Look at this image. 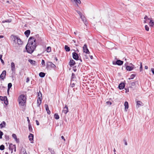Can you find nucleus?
Listing matches in <instances>:
<instances>
[{
	"label": "nucleus",
	"mask_w": 154,
	"mask_h": 154,
	"mask_svg": "<svg viewBox=\"0 0 154 154\" xmlns=\"http://www.w3.org/2000/svg\"><path fill=\"white\" fill-rule=\"evenodd\" d=\"M36 39L34 37H31L29 39L26 49L27 52L31 54L35 50L37 46Z\"/></svg>",
	"instance_id": "1"
},
{
	"label": "nucleus",
	"mask_w": 154,
	"mask_h": 154,
	"mask_svg": "<svg viewBox=\"0 0 154 154\" xmlns=\"http://www.w3.org/2000/svg\"><path fill=\"white\" fill-rule=\"evenodd\" d=\"M26 98L24 94H21L19 97L18 101L20 106H24L26 102Z\"/></svg>",
	"instance_id": "2"
},
{
	"label": "nucleus",
	"mask_w": 154,
	"mask_h": 154,
	"mask_svg": "<svg viewBox=\"0 0 154 154\" xmlns=\"http://www.w3.org/2000/svg\"><path fill=\"white\" fill-rule=\"evenodd\" d=\"M14 42L15 43H17L19 45H22V42L19 38L16 37V36H14Z\"/></svg>",
	"instance_id": "3"
},
{
	"label": "nucleus",
	"mask_w": 154,
	"mask_h": 154,
	"mask_svg": "<svg viewBox=\"0 0 154 154\" xmlns=\"http://www.w3.org/2000/svg\"><path fill=\"white\" fill-rule=\"evenodd\" d=\"M47 67L48 68H54L56 67V66L52 62H48L47 63Z\"/></svg>",
	"instance_id": "4"
},
{
	"label": "nucleus",
	"mask_w": 154,
	"mask_h": 154,
	"mask_svg": "<svg viewBox=\"0 0 154 154\" xmlns=\"http://www.w3.org/2000/svg\"><path fill=\"white\" fill-rule=\"evenodd\" d=\"M83 48L84 53H85V54H89L90 52L87 48V45L86 44H84Z\"/></svg>",
	"instance_id": "5"
},
{
	"label": "nucleus",
	"mask_w": 154,
	"mask_h": 154,
	"mask_svg": "<svg viewBox=\"0 0 154 154\" xmlns=\"http://www.w3.org/2000/svg\"><path fill=\"white\" fill-rule=\"evenodd\" d=\"M123 62L120 60H117L116 62H113V64H117L119 65H121L123 64Z\"/></svg>",
	"instance_id": "6"
},
{
	"label": "nucleus",
	"mask_w": 154,
	"mask_h": 154,
	"mask_svg": "<svg viewBox=\"0 0 154 154\" xmlns=\"http://www.w3.org/2000/svg\"><path fill=\"white\" fill-rule=\"evenodd\" d=\"M6 71L5 70H4L0 75V78L1 79L3 80L5 77Z\"/></svg>",
	"instance_id": "7"
},
{
	"label": "nucleus",
	"mask_w": 154,
	"mask_h": 154,
	"mask_svg": "<svg viewBox=\"0 0 154 154\" xmlns=\"http://www.w3.org/2000/svg\"><path fill=\"white\" fill-rule=\"evenodd\" d=\"M72 54L73 59L75 60H78L79 56L78 54L75 52H74L72 53Z\"/></svg>",
	"instance_id": "8"
},
{
	"label": "nucleus",
	"mask_w": 154,
	"mask_h": 154,
	"mask_svg": "<svg viewBox=\"0 0 154 154\" xmlns=\"http://www.w3.org/2000/svg\"><path fill=\"white\" fill-rule=\"evenodd\" d=\"M134 68V66L132 65L131 66H126V69L127 71H131Z\"/></svg>",
	"instance_id": "9"
},
{
	"label": "nucleus",
	"mask_w": 154,
	"mask_h": 154,
	"mask_svg": "<svg viewBox=\"0 0 154 154\" xmlns=\"http://www.w3.org/2000/svg\"><path fill=\"white\" fill-rule=\"evenodd\" d=\"M11 71L13 72L15 71V67L14 63V62H12L11 63Z\"/></svg>",
	"instance_id": "10"
},
{
	"label": "nucleus",
	"mask_w": 154,
	"mask_h": 154,
	"mask_svg": "<svg viewBox=\"0 0 154 154\" xmlns=\"http://www.w3.org/2000/svg\"><path fill=\"white\" fill-rule=\"evenodd\" d=\"M20 154H27L25 148L21 147L20 149Z\"/></svg>",
	"instance_id": "11"
},
{
	"label": "nucleus",
	"mask_w": 154,
	"mask_h": 154,
	"mask_svg": "<svg viewBox=\"0 0 154 154\" xmlns=\"http://www.w3.org/2000/svg\"><path fill=\"white\" fill-rule=\"evenodd\" d=\"M81 18L82 20L85 23V25H86L88 23L86 19L85 18V17L83 15H82L80 17Z\"/></svg>",
	"instance_id": "12"
},
{
	"label": "nucleus",
	"mask_w": 154,
	"mask_h": 154,
	"mask_svg": "<svg viewBox=\"0 0 154 154\" xmlns=\"http://www.w3.org/2000/svg\"><path fill=\"white\" fill-rule=\"evenodd\" d=\"M69 63L70 66L71 67H72L75 65V63L74 60L72 59L70 60Z\"/></svg>",
	"instance_id": "13"
},
{
	"label": "nucleus",
	"mask_w": 154,
	"mask_h": 154,
	"mask_svg": "<svg viewBox=\"0 0 154 154\" xmlns=\"http://www.w3.org/2000/svg\"><path fill=\"white\" fill-rule=\"evenodd\" d=\"M68 112V109L67 106L66 105L65 107L63 108V112L65 114H66Z\"/></svg>",
	"instance_id": "14"
},
{
	"label": "nucleus",
	"mask_w": 154,
	"mask_h": 154,
	"mask_svg": "<svg viewBox=\"0 0 154 154\" xmlns=\"http://www.w3.org/2000/svg\"><path fill=\"white\" fill-rule=\"evenodd\" d=\"M12 136L13 138H14L15 140L16 141V142L17 143H18L19 142V139H17V137L16 135L14 134H12Z\"/></svg>",
	"instance_id": "15"
},
{
	"label": "nucleus",
	"mask_w": 154,
	"mask_h": 154,
	"mask_svg": "<svg viewBox=\"0 0 154 154\" xmlns=\"http://www.w3.org/2000/svg\"><path fill=\"white\" fill-rule=\"evenodd\" d=\"M124 106H125V110L127 111V109L128 108V104L127 101H125L124 103Z\"/></svg>",
	"instance_id": "16"
},
{
	"label": "nucleus",
	"mask_w": 154,
	"mask_h": 154,
	"mask_svg": "<svg viewBox=\"0 0 154 154\" xmlns=\"http://www.w3.org/2000/svg\"><path fill=\"white\" fill-rule=\"evenodd\" d=\"M125 84L124 83H121L119 84V88L120 89H123L125 87Z\"/></svg>",
	"instance_id": "17"
},
{
	"label": "nucleus",
	"mask_w": 154,
	"mask_h": 154,
	"mask_svg": "<svg viewBox=\"0 0 154 154\" xmlns=\"http://www.w3.org/2000/svg\"><path fill=\"white\" fill-rule=\"evenodd\" d=\"M137 105L138 107H139L142 105H143V103L140 101H138L137 102Z\"/></svg>",
	"instance_id": "18"
},
{
	"label": "nucleus",
	"mask_w": 154,
	"mask_h": 154,
	"mask_svg": "<svg viewBox=\"0 0 154 154\" xmlns=\"http://www.w3.org/2000/svg\"><path fill=\"white\" fill-rule=\"evenodd\" d=\"M28 137L30 141H32L33 139V135L32 134H30L28 136Z\"/></svg>",
	"instance_id": "19"
},
{
	"label": "nucleus",
	"mask_w": 154,
	"mask_h": 154,
	"mask_svg": "<svg viewBox=\"0 0 154 154\" xmlns=\"http://www.w3.org/2000/svg\"><path fill=\"white\" fill-rule=\"evenodd\" d=\"M45 106L46 110L47 111L48 114H50L51 112H50V111L49 110V109L48 107V105L45 104Z\"/></svg>",
	"instance_id": "20"
},
{
	"label": "nucleus",
	"mask_w": 154,
	"mask_h": 154,
	"mask_svg": "<svg viewBox=\"0 0 154 154\" xmlns=\"http://www.w3.org/2000/svg\"><path fill=\"white\" fill-rule=\"evenodd\" d=\"M30 30H26L24 32L25 34L28 37L30 34Z\"/></svg>",
	"instance_id": "21"
},
{
	"label": "nucleus",
	"mask_w": 154,
	"mask_h": 154,
	"mask_svg": "<svg viewBox=\"0 0 154 154\" xmlns=\"http://www.w3.org/2000/svg\"><path fill=\"white\" fill-rule=\"evenodd\" d=\"M6 124V123L5 122L3 121L0 124V127L1 128H2L5 127V125Z\"/></svg>",
	"instance_id": "22"
},
{
	"label": "nucleus",
	"mask_w": 154,
	"mask_h": 154,
	"mask_svg": "<svg viewBox=\"0 0 154 154\" xmlns=\"http://www.w3.org/2000/svg\"><path fill=\"white\" fill-rule=\"evenodd\" d=\"M29 61L32 65H35V66L36 65L35 64V63H36L35 61L33 60L30 59V60H29Z\"/></svg>",
	"instance_id": "23"
},
{
	"label": "nucleus",
	"mask_w": 154,
	"mask_h": 154,
	"mask_svg": "<svg viewBox=\"0 0 154 154\" xmlns=\"http://www.w3.org/2000/svg\"><path fill=\"white\" fill-rule=\"evenodd\" d=\"M89 54H84L83 57L84 59H89Z\"/></svg>",
	"instance_id": "24"
},
{
	"label": "nucleus",
	"mask_w": 154,
	"mask_h": 154,
	"mask_svg": "<svg viewBox=\"0 0 154 154\" xmlns=\"http://www.w3.org/2000/svg\"><path fill=\"white\" fill-rule=\"evenodd\" d=\"M42 103V99L38 98L37 101V105L38 106H39Z\"/></svg>",
	"instance_id": "25"
},
{
	"label": "nucleus",
	"mask_w": 154,
	"mask_h": 154,
	"mask_svg": "<svg viewBox=\"0 0 154 154\" xmlns=\"http://www.w3.org/2000/svg\"><path fill=\"white\" fill-rule=\"evenodd\" d=\"M11 21V19H9L7 20H3L2 21V23H5L7 22V23H10Z\"/></svg>",
	"instance_id": "26"
},
{
	"label": "nucleus",
	"mask_w": 154,
	"mask_h": 154,
	"mask_svg": "<svg viewBox=\"0 0 154 154\" xmlns=\"http://www.w3.org/2000/svg\"><path fill=\"white\" fill-rule=\"evenodd\" d=\"M3 101L4 102L5 104L6 105H7L8 103V101L7 97H6L5 96V98Z\"/></svg>",
	"instance_id": "27"
},
{
	"label": "nucleus",
	"mask_w": 154,
	"mask_h": 154,
	"mask_svg": "<svg viewBox=\"0 0 154 154\" xmlns=\"http://www.w3.org/2000/svg\"><path fill=\"white\" fill-rule=\"evenodd\" d=\"M45 75V74L43 72H40L39 73V76L41 77H44Z\"/></svg>",
	"instance_id": "28"
},
{
	"label": "nucleus",
	"mask_w": 154,
	"mask_h": 154,
	"mask_svg": "<svg viewBox=\"0 0 154 154\" xmlns=\"http://www.w3.org/2000/svg\"><path fill=\"white\" fill-rule=\"evenodd\" d=\"M54 117L56 119H59V116L57 113H55L54 115Z\"/></svg>",
	"instance_id": "29"
},
{
	"label": "nucleus",
	"mask_w": 154,
	"mask_h": 154,
	"mask_svg": "<svg viewBox=\"0 0 154 154\" xmlns=\"http://www.w3.org/2000/svg\"><path fill=\"white\" fill-rule=\"evenodd\" d=\"M65 49L66 51H70V48L69 47H68L67 45H65Z\"/></svg>",
	"instance_id": "30"
},
{
	"label": "nucleus",
	"mask_w": 154,
	"mask_h": 154,
	"mask_svg": "<svg viewBox=\"0 0 154 154\" xmlns=\"http://www.w3.org/2000/svg\"><path fill=\"white\" fill-rule=\"evenodd\" d=\"M72 2H75L76 3L80 4L81 2L80 0H70Z\"/></svg>",
	"instance_id": "31"
},
{
	"label": "nucleus",
	"mask_w": 154,
	"mask_h": 154,
	"mask_svg": "<svg viewBox=\"0 0 154 154\" xmlns=\"http://www.w3.org/2000/svg\"><path fill=\"white\" fill-rule=\"evenodd\" d=\"M10 147H11H11L13 149H14V152H16V147L15 145H10Z\"/></svg>",
	"instance_id": "32"
},
{
	"label": "nucleus",
	"mask_w": 154,
	"mask_h": 154,
	"mask_svg": "<svg viewBox=\"0 0 154 154\" xmlns=\"http://www.w3.org/2000/svg\"><path fill=\"white\" fill-rule=\"evenodd\" d=\"M12 86V84L11 83H9L8 84V90L9 91L10 88Z\"/></svg>",
	"instance_id": "33"
},
{
	"label": "nucleus",
	"mask_w": 154,
	"mask_h": 154,
	"mask_svg": "<svg viewBox=\"0 0 154 154\" xmlns=\"http://www.w3.org/2000/svg\"><path fill=\"white\" fill-rule=\"evenodd\" d=\"M149 24L150 26H154V22H153L152 20H150Z\"/></svg>",
	"instance_id": "34"
},
{
	"label": "nucleus",
	"mask_w": 154,
	"mask_h": 154,
	"mask_svg": "<svg viewBox=\"0 0 154 154\" xmlns=\"http://www.w3.org/2000/svg\"><path fill=\"white\" fill-rule=\"evenodd\" d=\"M42 93L40 91H39L38 94V98H40L41 99H42Z\"/></svg>",
	"instance_id": "35"
},
{
	"label": "nucleus",
	"mask_w": 154,
	"mask_h": 154,
	"mask_svg": "<svg viewBox=\"0 0 154 154\" xmlns=\"http://www.w3.org/2000/svg\"><path fill=\"white\" fill-rule=\"evenodd\" d=\"M2 55H0V60L1 61V62L4 65L5 64L4 62V60L2 59Z\"/></svg>",
	"instance_id": "36"
},
{
	"label": "nucleus",
	"mask_w": 154,
	"mask_h": 154,
	"mask_svg": "<svg viewBox=\"0 0 154 154\" xmlns=\"http://www.w3.org/2000/svg\"><path fill=\"white\" fill-rule=\"evenodd\" d=\"M46 51L48 52H51V47H48L46 49Z\"/></svg>",
	"instance_id": "37"
},
{
	"label": "nucleus",
	"mask_w": 154,
	"mask_h": 154,
	"mask_svg": "<svg viewBox=\"0 0 154 154\" xmlns=\"http://www.w3.org/2000/svg\"><path fill=\"white\" fill-rule=\"evenodd\" d=\"M28 126H29V131H32V127L31 126V125L30 124H29Z\"/></svg>",
	"instance_id": "38"
},
{
	"label": "nucleus",
	"mask_w": 154,
	"mask_h": 154,
	"mask_svg": "<svg viewBox=\"0 0 154 154\" xmlns=\"http://www.w3.org/2000/svg\"><path fill=\"white\" fill-rule=\"evenodd\" d=\"M5 149V146H4L2 145L0 146V149L2 150H3Z\"/></svg>",
	"instance_id": "39"
},
{
	"label": "nucleus",
	"mask_w": 154,
	"mask_h": 154,
	"mask_svg": "<svg viewBox=\"0 0 154 154\" xmlns=\"http://www.w3.org/2000/svg\"><path fill=\"white\" fill-rule=\"evenodd\" d=\"M135 77V75L134 74H132L131 75L130 78H129L128 79L129 80L131 79H134V78Z\"/></svg>",
	"instance_id": "40"
},
{
	"label": "nucleus",
	"mask_w": 154,
	"mask_h": 154,
	"mask_svg": "<svg viewBox=\"0 0 154 154\" xmlns=\"http://www.w3.org/2000/svg\"><path fill=\"white\" fill-rule=\"evenodd\" d=\"M145 29L147 31H149V27L147 25L145 26Z\"/></svg>",
	"instance_id": "41"
},
{
	"label": "nucleus",
	"mask_w": 154,
	"mask_h": 154,
	"mask_svg": "<svg viewBox=\"0 0 154 154\" xmlns=\"http://www.w3.org/2000/svg\"><path fill=\"white\" fill-rule=\"evenodd\" d=\"M3 133L1 131H0V138L1 139L2 138V136L3 135Z\"/></svg>",
	"instance_id": "42"
},
{
	"label": "nucleus",
	"mask_w": 154,
	"mask_h": 154,
	"mask_svg": "<svg viewBox=\"0 0 154 154\" xmlns=\"http://www.w3.org/2000/svg\"><path fill=\"white\" fill-rule=\"evenodd\" d=\"M5 138L6 140H8L9 139V137L7 135H5Z\"/></svg>",
	"instance_id": "43"
},
{
	"label": "nucleus",
	"mask_w": 154,
	"mask_h": 154,
	"mask_svg": "<svg viewBox=\"0 0 154 154\" xmlns=\"http://www.w3.org/2000/svg\"><path fill=\"white\" fill-rule=\"evenodd\" d=\"M76 12L78 13V14H79L80 17L82 15V14L79 11H76Z\"/></svg>",
	"instance_id": "44"
},
{
	"label": "nucleus",
	"mask_w": 154,
	"mask_h": 154,
	"mask_svg": "<svg viewBox=\"0 0 154 154\" xmlns=\"http://www.w3.org/2000/svg\"><path fill=\"white\" fill-rule=\"evenodd\" d=\"M140 71H141L142 70V63H140Z\"/></svg>",
	"instance_id": "45"
},
{
	"label": "nucleus",
	"mask_w": 154,
	"mask_h": 154,
	"mask_svg": "<svg viewBox=\"0 0 154 154\" xmlns=\"http://www.w3.org/2000/svg\"><path fill=\"white\" fill-rule=\"evenodd\" d=\"M5 98V97L0 96V99L1 100L3 101Z\"/></svg>",
	"instance_id": "46"
},
{
	"label": "nucleus",
	"mask_w": 154,
	"mask_h": 154,
	"mask_svg": "<svg viewBox=\"0 0 154 154\" xmlns=\"http://www.w3.org/2000/svg\"><path fill=\"white\" fill-rule=\"evenodd\" d=\"M42 65H44V66H45V61L42 60Z\"/></svg>",
	"instance_id": "47"
},
{
	"label": "nucleus",
	"mask_w": 154,
	"mask_h": 154,
	"mask_svg": "<svg viewBox=\"0 0 154 154\" xmlns=\"http://www.w3.org/2000/svg\"><path fill=\"white\" fill-rule=\"evenodd\" d=\"M29 78L28 77L26 79V82L27 83L28 82H29Z\"/></svg>",
	"instance_id": "48"
},
{
	"label": "nucleus",
	"mask_w": 154,
	"mask_h": 154,
	"mask_svg": "<svg viewBox=\"0 0 154 154\" xmlns=\"http://www.w3.org/2000/svg\"><path fill=\"white\" fill-rule=\"evenodd\" d=\"M27 121L28 122V123L29 124H30V120L29 119V117H27Z\"/></svg>",
	"instance_id": "49"
},
{
	"label": "nucleus",
	"mask_w": 154,
	"mask_h": 154,
	"mask_svg": "<svg viewBox=\"0 0 154 154\" xmlns=\"http://www.w3.org/2000/svg\"><path fill=\"white\" fill-rule=\"evenodd\" d=\"M151 71L153 74H154V69L153 68H151Z\"/></svg>",
	"instance_id": "50"
},
{
	"label": "nucleus",
	"mask_w": 154,
	"mask_h": 154,
	"mask_svg": "<svg viewBox=\"0 0 154 154\" xmlns=\"http://www.w3.org/2000/svg\"><path fill=\"white\" fill-rule=\"evenodd\" d=\"M36 122L37 125H39V123L38 121L37 120H36Z\"/></svg>",
	"instance_id": "51"
},
{
	"label": "nucleus",
	"mask_w": 154,
	"mask_h": 154,
	"mask_svg": "<svg viewBox=\"0 0 154 154\" xmlns=\"http://www.w3.org/2000/svg\"><path fill=\"white\" fill-rule=\"evenodd\" d=\"M148 19V20H150V19H149V18H148V17H147V16H146L144 18V19H145V20H146V19Z\"/></svg>",
	"instance_id": "52"
},
{
	"label": "nucleus",
	"mask_w": 154,
	"mask_h": 154,
	"mask_svg": "<svg viewBox=\"0 0 154 154\" xmlns=\"http://www.w3.org/2000/svg\"><path fill=\"white\" fill-rule=\"evenodd\" d=\"M89 57H90L91 59H92L93 58V57L92 55H89Z\"/></svg>",
	"instance_id": "53"
},
{
	"label": "nucleus",
	"mask_w": 154,
	"mask_h": 154,
	"mask_svg": "<svg viewBox=\"0 0 154 154\" xmlns=\"http://www.w3.org/2000/svg\"><path fill=\"white\" fill-rule=\"evenodd\" d=\"M125 145H128V143H127V142H126V141L125 140Z\"/></svg>",
	"instance_id": "54"
},
{
	"label": "nucleus",
	"mask_w": 154,
	"mask_h": 154,
	"mask_svg": "<svg viewBox=\"0 0 154 154\" xmlns=\"http://www.w3.org/2000/svg\"><path fill=\"white\" fill-rule=\"evenodd\" d=\"M61 137L62 139H63L64 141L65 140V139H64V137L63 136H62Z\"/></svg>",
	"instance_id": "55"
},
{
	"label": "nucleus",
	"mask_w": 154,
	"mask_h": 154,
	"mask_svg": "<svg viewBox=\"0 0 154 154\" xmlns=\"http://www.w3.org/2000/svg\"><path fill=\"white\" fill-rule=\"evenodd\" d=\"M75 76V74L73 73L72 74V78H73V77Z\"/></svg>",
	"instance_id": "56"
},
{
	"label": "nucleus",
	"mask_w": 154,
	"mask_h": 154,
	"mask_svg": "<svg viewBox=\"0 0 154 154\" xmlns=\"http://www.w3.org/2000/svg\"><path fill=\"white\" fill-rule=\"evenodd\" d=\"M145 69H148V66H145Z\"/></svg>",
	"instance_id": "57"
},
{
	"label": "nucleus",
	"mask_w": 154,
	"mask_h": 154,
	"mask_svg": "<svg viewBox=\"0 0 154 154\" xmlns=\"http://www.w3.org/2000/svg\"><path fill=\"white\" fill-rule=\"evenodd\" d=\"M71 86L72 87H73L74 86V85H75V84H71Z\"/></svg>",
	"instance_id": "58"
},
{
	"label": "nucleus",
	"mask_w": 154,
	"mask_h": 154,
	"mask_svg": "<svg viewBox=\"0 0 154 154\" xmlns=\"http://www.w3.org/2000/svg\"><path fill=\"white\" fill-rule=\"evenodd\" d=\"M3 37V35H0V38H2Z\"/></svg>",
	"instance_id": "59"
},
{
	"label": "nucleus",
	"mask_w": 154,
	"mask_h": 154,
	"mask_svg": "<svg viewBox=\"0 0 154 154\" xmlns=\"http://www.w3.org/2000/svg\"><path fill=\"white\" fill-rule=\"evenodd\" d=\"M9 91H8V90H7V93H8V94H9Z\"/></svg>",
	"instance_id": "60"
},
{
	"label": "nucleus",
	"mask_w": 154,
	"mask_h": 154,
	"mask_svg": "<svg viewBox=\"0 0 154 154\" xmlns=\"http://www.w3.org/2000/svg\"><path fill=\"white\" fill-rule=\"evenodd\" d=\"M107 103L109 104H111V103L110 102H107Z\"/></svg>",
	"instance_id": "61"
},
{
	"label": "nucleus",
	"mask_w": 154,
	"mask_h": 154,
	"mask_svg": "<svg viewBox=\"0 0 154 154\" xmlns=\"http://www.w3.org/2000/svg\"><path fill=\"white\" fill-rule=\"evenodd\" d=\"M74 34L75 35H76V32H74Z\"/></svg>",
	"instance_id": "62"
},
{
	"label": "nucleus",
	"mask_w": 154,
	"mask_h": 154,
	"mask_svg": "<svg viewBox=\"0 0 154 154\" xmlns=\"http://www.w3.org/2000/svg\"><path fill=\"white\" fill-rule=\"evenodd\" d=\"M114 151V152H116V150L115 149H114V150H113Z\"/></svg>",
	"instance_id": "63"
},
{
	"label": "nucleus",
	"mask_w": 154,
	"mask_h": 154,
	"mask_svg": "<svg viewBox=\"0 0 154 154\" xmlns=\"http://www.w3.org/2000/svg\"><path fill=\"white\" fill-rule=\"evenodd\" d=\"M5 154H8V152H5Z\"/></svg>",
	"instance_id": "64"
}]
</instances>
